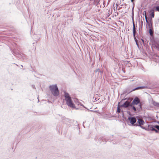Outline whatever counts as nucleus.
I'll return each instance as SVG.
<instances>
[{"label":"nucleus","instance_id":"obj_13","mask_svg":"<svg viewBox=\"0 0 159 159\" xmlns=\"http://www.w3.org/2000/svg\"><path fill=\"white\" fill-rule=\"evenodd\" d=\"M154 128H156L158 130H159V126L158 125H155L154 126Z\"/></svg>","mask_w":159,"mask_h":159},{"label":"nucleus","instance_id":"obj_21","mask_svg":"<svg viewBox=\"0 0 159 159\" xmlns=\"http://www.w3.org/2000/svg\"><path fill=\"white\" fill-rule=\"evenodd\" d=\"M135 40H137V39H135Z\"/></svg>","mask_w":159,"mask_h":159},{"label":"nucleus","instance_id":"obj_3","mask_svg":"<svg viewBox=\"0 0 159 159\" xmlns=\"http://www.w3.org/2000/svg\"><path fill=\"white\" fill-rule=\"evenodd\" d=\"M49 88L52 93L54 96H57L59 95V91L57 85H50Z\"/></svg>","mask_w":159,"mask_h":159},{"label":"nucleus","instance_id":"obj_10","mask_svg":"<svg viewBox=\"0 0 159 159\" xmlns=\"http://www.w3.org/2000/svg\"><path fill=\"white\" fill-rule=\"evenodd\" d=\"M153 104L154 106L159 107V103L157 102H154L153 103Z\"/></svg>","mask_w":159,"mask_h":159},{"label":"nucleus","instance_id":"obj_7","mask_svg":"<svg viewBox=\"0 0 159 159\" xmlns=\"http://www.w3.org/2000/svg\"><path fill=\"white\" fill-rule=\"evenodd\" d=\"M150 16H151L152 18L154 17V10H151L150 12Z\"/></svg>","mask_w":159,"mask_h":159},{"label":"nucleus","instance_id":"obj_6","mask_svg":"<svg viewBox=\"0 0 159 159\" xmlns=\"http://www.w3.org/2000/svg\"><path fill=\"white\" fill-rule=\"evenodd\" d=\"M138 122L140 125H143L144 123V121L142 119H139Z\"/></svg>","mask_w":159,"mask_h":159},{"label":"nucleus","instance_id":"obj_8","mask_svg":"<svg viewBox=\"0 0 159 159\" xmlns=\"http://www.w3.org/2000/svg\"><path fill=\"white\" fill-rule=\"evenodd\" d=\"M133 35L135 37V33H136V30H135V28L134 25V24L133 23Z\"/></svg>","mask_w":159,"mask_h":159},{"label":"nucleus","instance_id":"obj_15","mask_svg":"<svg viewBox=\"0 0 159 159\" xmlns=\"http://www.w3.org/2000/svg\"><path fill=\"white\" fill-rule=\"evenodd\" d=\"M152 131H154L156 133L158 132V131L155 129H154H154H152Z\"/></svg>","mask_w":159,"mask_h":159},{"label":"nucleus","instance_id":"obj_1","mask_svg":"<svg viewBox=\"0 0 159 159\" xmlns=\"http://www.w3.org/2000/svg\"><path fill=\"white\" fill-rule=\"evenodd\" d=\"M130 106L132 107V109L134 112H136L137 110H140L142 109L141 103L138 97L135 98Z\"/></svg>","mask_w":159,"mask_h":159},{"label":"nucleus","instance_id":"obj_2","mask_svg":"<svg viewBox=\"0 0 159 159\" xmlns=\"http://www.w3.org/2000/svg\"><path fill=\"white\" fill-rule=\"evenodd\" d=\"M65 97L66 103L67 105L70 107L72 108H75V106L73 103L72 102L71 98L70 96L68 93H65Z\"/></svg>","mask_w":159,"mask_h":159},{"label":"nucleus","instance_id":"obj_18","mask_svg":"<svg viewBox=\"0 0 159 159\" xmlns=\"http://www.w3.org/2000/svg\"><path fill=\"white\" fill-rule=\"evenodd\" d=\"M138 40H135L137 45L138 46Z\"/></svg>","mask_w":159,"mask_h":159},{"label":"nucleus","instance_id":"obj_14","mask_svg":"<svg viewBox=\"0 0 159 159\" xmlns=\"http://www.w3.org/2000/svg\"><path fill=\"white\" fill-rule=\"evenodd\" d=\"M156 11L159 12V6L156 7Z\"/></svg>","mask_w":159,"mask_h":159},{"label":"nucleus","instance_id":"obj_5","mask_svg":"<svg viewBox=\"0 0 159 159\" xmlns=\"http://www.w3.org/2000/svg\"><path fill=\"white\" fill-rule=\"evenodd\" d=\"M129 104L130 102L127 101L122 105L120 106V107H124L126 108L129 105Z\"/></svg>","mask_w":159,"mask_h":159},{"label":"nucleus","instance_id":"obj_16","mask_svg":"<svg viewBox=\"0 0 159 159\" xmlns=\"http://www.w3.org/2000/svg\"><path fill=\"white\" fill-rule=\"evenodd\" d=\"M143 88V87H138L137 88H136L135 89H134V90H137V89H141V88Z\"/></svg>","mask_w":159,"mask_h":159},{"label":"nucleus","instance_id":"obj_17","mask_svg":"<svg viewBox=\"0 0 159 159\" xmlns=\"http://www.w3.org/2000/svg\"><path fill=\"white\" fill-rule=\"evenodd\" d=\"M145 18L146 20L147 23H148V20L147 19V16H146V14H145Z\"/></svg>","mask_w":159,"mask_h":159},{"label":"nucleus","instance_id":"obj_12","mask_svg":"<svg viewBox=\"0 0 159 159\" xmlns=\"http://www.w3.org/2000/svg\"><path fill=\"white\" fill-rule=\"evenodd\" d=\"M120 106L119 105H118V107H117V112L118 113H119L120 111Z\"/></svg>","mask_w":159,"mask_h":159},{"label":"nucleus","instance_id":"obj_19","mask_svg":"<svg viewBox=\"0 0 159 159\" xmlns=\"http://www.w3.org/2000/svg\"><path fill=\"white\" fill-rule=\"evenodd\" d=\"M134 0H131V2H133L134 1Z\"/></svg>","mask_w":159,"mask_h":159},{"label":"nucleus","instance_id":"obj_20","mask_svg":"<svg viewBox=\"0 0 159 159\" xmlns=\"http://www.w3.org/2000/svg\"><path fill=\"white\" fill-rule=\"evenodd\" d=\"M142 42H143V43H144V40H142Z\"/></svg>","mask_w":159,"mask_h":159},{"label":"nucleus","instance_id":"obj_11","mask_svg":"<svg viewBox=\"0 0 159 159\" xmlns=\"http://www.w3.org/2000/svg\"><path fill=\"white\" fill-rule=\"evenodd\" d=\"M153 31L151 29H149V33L151 36L153 35Z\"/></svg>","mask_w":159,"mask_h":159},{"label":"nucleus","instance_id":"obj_9","mask_svg":"<svg viewBox=\"0 0 159 159\" xmlns=\"http://www.w3.org/2000/svg\"><path fill=\"white\" fill-rule=\"evenodd\" d=\"M147 129L149 130L152 131V129H154L153 126L152 125H149L148 126Z\"/></svg>","mask_w":159,"mask_h":159},{"label":"nucleus","instance_id":"obj_4","mask_svg":"<svg viewBox=\"0 0 159 159\" xmlns=\"http://www.w3.org/2000/svg\"><path fill=\"white\" fill-rule=\"evenodd\" d=\"M128 119L130 121L132 125L134 124L136 121V119L134 117H129Z\"/></svg>","mask_w":159,"mask_h":159}]
</instances>
